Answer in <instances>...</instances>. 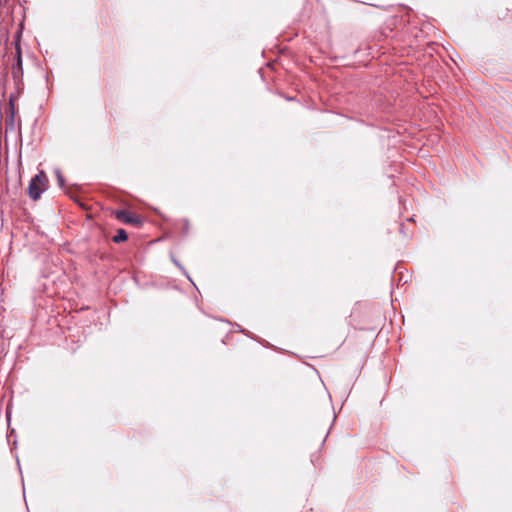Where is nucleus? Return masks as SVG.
Masks as SVG:
<instances>
[{"mask_svg":"<svg viewBox=\"0 0 512 512\" xmlns=\"http://www.w3.org/2000/svg\"><path fill=\"white\" fill-rule=\"evenodd\" d=\"M47 182V176L41 170L35 177L30 180L28 185V195L32 200H38L44 192V187Z\"/></svg>","mask_w":512,"mask_h":512,"instance_id":"1","label":"nucleus"},{"mask_svg":"<svg viewBox=\"0 0 512 512\" xmlns=\"http://www.w3.org/2000/svg\"><path fill=\"white\" fill-rule=\"evenodd\" d=\"M11 75L16 84L22 82L23 67L20 47L16 49L15 63L12 65Z\"/></svg>","mask_w":512,"mask_h":512,"instance_id":"2","label":"nucleus"},{"mask_svg":"<svg viewBox=\"0 0 512 512\" xmlns=\"http://www.w3.org/2000/svg\"><path fill=\"white\" fill-rule=\"evenodd\" d=\"M115 217L127 224H138L140 221L135 217L132 213L127 210H117L115 212Z\"/></svg>","mask_w":512,"mask_h":512,"instance_id":"3","label":"nucleus"},{"mask_svg":"<svg viewBox=\"0 0 512 512\" xmlns=\"http://www.w3.org/2000/svg\"><path fill=\"white\" fill-rule=\"evenodd\" d=\"M127 238H128L127 232L124 229L120 228L117 230L116 235L113 237V241L115 243H120V242L126 241Z\"/></svg>","mask_w":512,"mask_h":512,"instance_id":"4","label":"nucleus"},{"mask_svg":"<svg viewBox=\"0 0 512 512\" xmlns=\"http://www.w3.org/2000/svg\"><path fill=\"white\" fill-rule=\"evenodd\" d=\"M55 173H56V176H57L58 185H59L60 187H64V185H65V179H64V177H63V175H62L61 171H60L59 169H57V170L55 171Z\"/></svg>","mask_w":512,"mask_h":512,"instance_id":"5","label":"nucleus"},{"mask_svg":"<svg viewBox=\"0 0 512 512\" xmlns=\"http://www.w3.org/2000/svg\"><path fill=\"white\" fill-rule=\"evenodd\" d=\"M173 262L175 263L176 266H178L181 270H183L184 273H186L184 268L181 266V264L177 260L173 259Z\"/></svg>","mask_w":512,"mask_h":512,"instance_id":"6","label":"nucleus"},{"mask_svg":"<svg viewBox=\"0 0 512 512\" xmlns=\"http://www.w3.org/2000/svg\"><path fill=\"white\" fill-rule=\"evenodd\" d=\"M173 262L175 263L176 266H178L181 270H183L184 273H186L184 268L181 266V264L177 260L173 259Z\"/></svg>","mask_w":512,"mask_h":512,"instance_id":"7","label":"nucleus"},{"mask_svg":"<svg viewBox=\"0 0 512 512\" xmlns=\"http://www.w3.org/2000/svg\"><path fill=\"white\" fill-rule=\"evenodd\" d=\"M9 104H10L11 108L13 109L14 108V104H13L12 98H10Z\"/></svg>","mask_w":512,"mask_h":512,"instance_id":"8","label":"nucleus"},{"mask_svg":"<svg viewBox=\"0 0 512 512\" xmlns=\"http://www.w3.org/2000/svg\"><path fill=\"white\" fill-rule=\"evenodd\" d=\"M7 421H10V414L7 412Z\"/></svg>","mask_w":512,"mask_h":512,"instance_id":"9","label":"nucleus"}]
</instances>
